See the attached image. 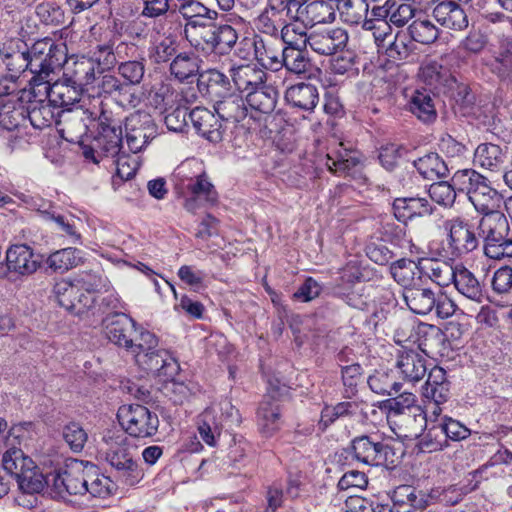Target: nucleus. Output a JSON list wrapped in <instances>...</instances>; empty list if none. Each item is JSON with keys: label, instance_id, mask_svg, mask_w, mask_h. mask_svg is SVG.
Masks as SVG:
<instances>
[{"label": "nucleus", "instance_id": "f257e3e1", "mask_svg": "<svg viewBox=\"0 0 512 512\" xmlns=\"http://www.w3.org/2000/svg\"><path fill=\"white\" fill-rule=\"evenodd\" d=\"M92 120L96 121L95 135L91 144L83 140L79 148L83 157L94 164H98L103 157L115 158L122 151L123 133L121 120L112 111L101 109L100 113L88 111Z\"/></svg>", "mask_w": 512, "mask_h": 512}, {"label": "nucleus", "instance_id": "f03ea898", "mask_svg": "<svg viewBox=\"0 0 512 512\" xmlns=\"http://www.w3.org/2000/svg\"><path fill=\"white\" fill-rule=\"evenodd\" d=\"M174 189L184 199L183 205L189 212L213 206L218 201V193L206 172L191 175L188 164L177 167L173 174Z\"/></svg>", "mask_w": 512, "mask_h": 512}, {"label": "nucleus", "instance_id": "7ed1b4c3", "mask_svg": "<svg viewBox=\"0 0 512 512\" xmlns=\"http://www.w3.org/2000/svg\"><path fill=\"white\" fill-rule=\"evenodd\" d=\"M100 286V278L87 274L75 282L66 280L57 282L53 292L59 306L76 315H81L94 306Z\"/></svg>", "mask_w": 512, "mask_h": 512}, {"label": "nucleus", "instance_id": "20e7f679", "mask_svg": "<svg viewBox=\"0 0 512 512\" xmlns=\"http://www.w3.org/2000/svg\"><path fill=\"white\" fill-rule=\"evenodd\" d=\"M422 396L428 401L426 411L421 407L414 408V419L419 422L420 431H423V427H427L431 422L438 423L443 418L441 405L450 397V383L443 368L434 366L430 369L422 387Z\"/></svg>", "mask_w": 512, "mask_h": 512}, {"label": "nucleus", "instance_id": "39448f33", "mask_svg": "<svg viewBox=\"0 0 512 512\" xmlns=\"http://www.w3.org/2000/svg\"><path fill=\"white\" fill-rule=\"evenodd\" d=\"M29 59L33 67V76L29 84H38L49 79L51 73L62 68L67 61V46L50 37H44L28 44Z\"/></svg>", "mask_w": 512, "mask_h": 512}, {"label": "nucleus", "instance_id": "423d86ee", "mask_svg": "<svg viewBox=\"0 0 512 512\" xmlns=\"http://www.w3.org/2000/svg\"><path fill=\"white\" fill-rule=\"evenodd\" d=\"M449 230L448 248L441 241H432L429 248L434 256H463L475 251H482L483 241L476 235L473 226L460 218H454L445 223Z\"/></svg>", "mask_w": 512, "mask_h": 512}, {"label": "nucleus", "instance_id": "0eeeda50", "mask_svg": "<svg viewBox=\"0 0 512 512\" xmlns=\"http://www.w3.org/2000/svg\"><path fill=\"white\" fill-rule=\"evenodd\" d=\"M108 449L106 460L116 470L117 477L128 486L138 484L144 477L143 469L134 459L128 438L123 434L104 438Z\"/></svg>", "mask_w": 512, "mask_h": 512}, {"label": "nucleus", "instance_id": "6e6552de", "mask_svg": "<svg viewBox=\"0 0 512 512\" xmlns=\"http://www.w3.org/2000/svg\"><path fill=\"white\" fill-rule=\"evenodd\" d=\"M117 417L124 431L133 438H151L158 432V415L144 405H123L119 408Z\"/></svg>", "mask_w": 512, "mask_h": 512}, {"label": "nucleus", "instance_id": "1a4fd4ad", "mask_svg": "<svg viewBox=\"0 0 512 512\" xmlns=\"http://www.w3.org/2000/svg\"><path fill=\"white\" fill-rule=\"evenodd\" d=\"M353 459L369 466L393 463L394 451L376 434L355 437L349 446Z\"/></svg>", "mask_w": 512, "mask_h": 512}, {"label": "nucleus", "instance_id": "9d476101", "mask_svg": "<svg viewBox=\"0 0 512 512\" xmlns=\"http://www.w3.org/2000/svg\"><path fill=\"white\" fill-rule=\"evenodd\" d=\"M90 464L77 459L66 460L64 467L51 474L54 488L60 494L63 492L71 495L87 493L88 465Z\"/></svg>", "mask_w": 512, "mask_h": 512}, {"label": "nucleus", "instance_id": "9b49d317", "mask_svg": "<svg viewBox=\"0 0 512 512\" xmlns=\"http://www.w3.org/2000/svg\"><path fill=\"white\" fill-rule=\"evenodd\" d=\"M326 165L335 175L349 177L358 184L364 185L368 181L363 173L364 165L359 152L345 148L342 142L327 154Z\"/></svg>", "mask_w": 512, "mask_h": 512}, {"label": "nucleus", "instance_id": "f8f14e48", "mask_svg": "<svg viewBox=\"0 0 512 512\" xmlns=\"http://www.w3.org/2000/svg\"><path fill=\"white\" fill-rule=\"evenodd\" d=\"M125 132L129 150L138 153L157 136L158 127L149 113L136 111L125 119Z\"/></svg>", "mask_w": 512, "mask_h": 512}, {"label": "nucleus", "instance_id": "ddd939ff", "mask_svg": "<svg viewBox=\"0 0 512 512\" xmlns=\"http://www.w3.org/2000/svg\"><path fill=\"white\" fill-rule=\"evenodd\" d=\"M238 39V30L228 20H215L212 27L205 33L204 40L197 51L225 56L235 48Z\"/></svg>", "mask_w": 512, "mask_h": 512}, {"label": "nucleus", "instance_id": "4468645a", "mask_svg": "<svg viewBox=\"0 0 512 512\" xmlns=\"http://www.w3.org/2000/svg\"><path fill=\"white\" fill-rule=\"evenodd\" d=\"M81 87H76L72 83H68L63 78L61 82L50 83L47 79L44 82H38L32 87V93L36 96L48 97V100L56 106L57 109L63 108L70 111L81 100L82 91ZM31 94L29 92L27 95Z\"/></svg>", "mask_w": 512, "mask_h": 512}, {"label": "nucleus", "instance_id": "2eb2a0df", "mask_svg": "<svg viewBox=\"0 0 512 512\" xmlns=\"http://www.w3.org/2000/svg\"><path fill=\"white\" fill-rule=\"evenodd\" d=\"M32 92V84H29V88H24L20 91L19 99L26 104V116L30 124L35 128L42 130L47 127H51L55 122V117L59 115L56 106L48 100L45 96H36Z\"/></svg>", "mask_w": 512, "mask_h": 512}, {"label": "nucleus", "instance_id": "dca6fc26", "mask_svg": "<svg viewBox=\"0 0 512 512\" xmlns=\"http://www.w3.org/2000/svg\"><path fill=\"white\" fill-rule=\"evenodd\" d=\"M278 91L271 84L263 82L257 89L245 94L248 114L254 121H260L264 115H270L276 108Z\"/></svg>", "mask_w": 512, "mask_h": 512}, {"label": "nucleus", "instance_id": "f3484780", "mask_svg": "<svg viewBox=\"0 0 512 512\" xmlns=\"http://www.w3.org/2000/svg\"><path fill=\"white\" fill-rule=\"evenodd\" d=\"M136 363L144 371L166 378H173L179 369L177 360L170 352L160 348L153 352L137 354Z\"/></svg>", "mask_w": 512, "mask_h": 512}, {"label": "nucleus", "instance_id": "a211bd4d", "mask_svg": "<svg viewBox=\"0 0 512 512\" xmlns=\"http://www.w3.org/2000/svg\"><path fill=\"white\" fill-rule=\"evenodd\" d=\"M348 42V33L345 29L325 28L315 30L309 34L308 46L320 55H333L342 50Z\"/></svg>", "mask_w": 512, "mask_h": 512}, {"label": "nucleus", "instance_id": "6ab92c4d", "mask_svg": "<svg viewBox=\"0 0 512 512\" xmlns=\"http://www.w3.org/2000/svg\"><path fill=\"white\" fill-rule=\"evenodd\" d=\"M104 332L110 342L128 350L137 332L136 322L124 313L115 314L104 321Z\"/></svg>", "mask_w": 512, "mask_h": 512}, {"label": "nucleus", "instance_id": "aec40b11", "mask_svg": "<svg viewBox=\"0 0 512 512\" xmlns=\"http://www.w3.org/2000/svg\"><path fill=\"white\" fill-rule=\"evenodd\" d=\"M196 132L211 143H219L223 139L225 129L220 117L205 107H196L189 113Z\"/></svg>", "mask_w": 512, "mask_h": 512}, {"label": "nucleus", "instance_id": "412c9836", "mask_svg": "<svg viewBox=\"0 0 512 512\" xmlns=\"http://www.w3.org/2000/svg\"><path fill=\"white\" fill-rule=\"evenodd\" d=\"M390 504H379V512H413L425 507L423 495L410 485H400L390 494Z\"/></svg>", "mask_w": 512, "mask_h": 512}, {"label": "nucleus", "instance_id": "4be33fe9", "mask_svg": "<svg viewBox=\"0 0 512 512\" xmlns=\"http://www.w3.org/2000/svg\"><path fill=\"white\" fill-rule=\"evenodd\" d=\"M283 7L278 0H267L265 8L254 19L256 30L261 34L278 39L279 32L287 20Z\"/></svg>", "mask_w": 512, "mask_h": 512}, {"label": "nucleus", "instance_id": "5701e85b", "mask_svg": "<svg viewBox=\"0 0 512 512\" xmlns=\"http://www.w3.org/2000/svg\"><path fill=\"white\" fill-rule=\"evenodd\" d=\"M284 99L290 107L311 113L319 103V90L312 83L299 82L286 89Z\"/></svg>", "mask_w": 512, "mask_h": 512}, {"label": "nucleus", "instance_id": "b1692460", "mask_svg": "<svg viewBox=\"0 0 512 512\" xmlns=\"http://www.w3.org/2000/svg\"><path fill=\"white\" fill-rule=\"evenodd\" d=\"M197 88L202 96L213 102L232 91L229 77L217 69L201 72L197 79Z\"/></svg>", "mask_w": 512, "mask_h": 512}, {"label": "nucleus", "instance_id": "393cba45", "mask_svg": "<svg viewBox=\"0 0 512 512\" xmlns=\"http://www.w3.org/2000/svg\"><path fill=\"white\" fill-rule=\"evenodd\" d=\"M396 368L405 381L416 383L427 373L426 358L416 350L404 349L397 355Z\"/></svg>", "mask_w": 512, "mask_h": 512}, {"label": "nucleus", "instance_id": "a878e982", "mask_svg": "<svg viewBox=\"0 0 512 512\" xmlns=\"http://www.w3.org/2000/svg\"><path fill=\"white\" fill-rule=\"evenodd\" d=\"M214 110L223 121L239 123L249 116L245 96L233 91L217 99Z\"/></svg>", "mask_w": 512, "mask_h": 512}, {"label": "nucleus", "instance_id": "bb28decb", "mask_svg": "<svg viewBox=\"0 0 512 512\" xmlns=\"http://www.w3.org/2000/svg\"><path fill=\"white\" fill-rule=\"evenodd\" d=\"M394 216L400 222H406L415 217H424L433 213V206L426 197H400L393 201Z\"/></svg>", "mask_w": 512, "mask_h": 512}, {"label": "nucleus", "instance_id": "cd10ccee", "mask_svg": "<svg viewBox=\"0 0 512 512\" xmlns=\"http://www.w3.org/2000/svg\"><path fill=\"white\" fill-rule=\"evenodd\" d=\"M257 425L265 437L272 436L281 427V409L272 395H266L257 410Z\"/></svg>", "mask_w": 512, "mask_h": 512}, {"label": "nucleus", "instance_id": "c85d7f7f", "mask_svg": "<svg viewBox=\"0 0 512 512\" xmlns=\"http://www.w3.org/2000/svg\"><path fill=\"white\" fill-rule=\"evenodd\" d=\"M469 200L478 212L493 217L495 221L496 214H501L499 208L503 203V197L491 186L488 179L477 188Z\"/></svg>", "mask_w": 512, "mask_h": 512}, {"label": "nucleus", "instance_id": "c756f323", "mask_svg": "<svg viewBox=\"0 0 512 512\" xmlns=\"http://www.w3.org/2000/svg\"><path fill=\"white\" fill-rule=\"evenodd\" d=\"M507 147L493 143H481L474 151V164L491 172H499L507 160Z\"/></svg>", "mask_w": 512, "mask_h": 512}, {"label": "nucleus", "instance_id": "7c9ffc66", "mask_svg": "<svg viewBox=\"0 0 512 512\" xmlns=\"http://www.w3.org/2000/svg\"><path fill=\"white\" fill-rule=\"evenodd\" d=\"M486 66L501 81L512 84V36L499 41L498 50Z\"/></svg>", "mask_w": 512, "mask_h": 512}, {"label": "nucleus", "instance_id": "2f4dec72", "mask_svg": "<svg viewBox=\"0 0 512 512\" xmlns=\"http://www.w3.org/2000/svg\"><path fill=\"white\" fill-rule=\"evenodd\" d=\"M231 80L238 91L248 94L266 81V74L254 65L232 66L229 70Z\"/></svg>", "mask_w": 512, "mask_h": 512}, {"label": "nucleus", "instance_id": "473e14b6", "mask_svg": "<svg viewBox=\"0 0 512 512\" xmlns=\"http://www.w3.org/2000/svg\"><path fill=\"white\" fill-rule=\"evenodd\" d=\"M433 17L443 27L462 30L468 26L464 9L456 2L443 1L433 9Z\"/></svg>", "mask_w": 512, "mask_h": 512}, {"label": "nucleus", "instance_id": "72a5a7b5", "mask_svg": "<svg viewBox=\"0 0 512 512\" xmlns=\"http://www.w3.org/2000/svg\"><path fill=\"white\" fill-rule=\"evenodd\" d=\"M63 77L68 83L76 85V87H84L92 84L96 78L95 65L93 60L81 57L79 59L64 64Z\"/></svg>", "mask_w": 512, "mask_h": 512}, {"label": "nucleus", "instance_id": "f704fd0d", "mask_svg": "<svg viewBox=\"0 0 512 512\" xmlns=\"http://www.w3.org/2000/svg\"><path fill=\"white\" fill-rule=\"evenodd\" d=\"M312 67L313 63L306 47H283L280 69L285 68L289 73L301 76L310 73Z\"/></svg>", "mask_w": 512, "mask_h": 512}, {"label": "nucleus", "instance_id": "c9c22d12", "mask_svg": "<svg viewBox=\"0 0 512 512\" xmlns=\"http://www.w3.org/2000/svg\"><path fill=\"white\" fill-rule=\"evenodd\" d=\"M390 273L405 290L411 288L415 280H420L423 274V261L419 258L418 262L410 258H399L390 266Z\"/></svg>", "mask_w": 512, "mask_h": 512}, {"label": "nucleus", "instance_id": "e433bc0d", "mask_svg": "<svg viewBox=\"0 0 512 512\" xmlns=\"http://www.w3.org/2000/svg\"><path fill=\"white\" fill-rule=\"evenodd\" d=\"M28 43L25 41H17L16 48L5 52L2 55V61L9 74L20 75L29 70L33 74L31 59H29Z\"/></svg>", "mask_w": 512, "mask_h": 512}, {"label": "nucleus", "instance_id": "4c0bfd02", "mask_svg": "<svg viewBox=\"0 0 512 512\" xmlns=\"http://www.w3.org/2000/svg\"><path fill=\"white\" fill-rule=\"evenodd\" d=\"M418 173L427 180L446 178L449 175L447 163L435 152L427 153L413 161Z\"/></svg>", "mask_w": 512, "mask_h": 512}, {"label": "nucleus", "instance_id": "58836bf2", "mask_svg": "<svg viewBox=\"0 0 512 512\" xmlns=\"http://www.w3.org/2000/svg\"><path fill=\"white\" fill-rule=\"evenodd\" d=\"M197 430L201 439L215 447L221 435L222 424L214 407L206 408L197 418Z\"/></svg>", "mask_w": 512, "mask_h": 512}, {"label": "nucleus", "instance_id": "ea45409f", "mask_svg": "<svg viewBox=\"0 0 512 512\" xmlns=\"http://www.w3.org/2000/svg\"><path fill=\"white\" fill-rule=\"evenodd\" d=\"M201 59L193 52H181L170 63V74L180 82L198 75Z\"/></svg>", "mask_w": 512, "mask_h": 512}, {"label": "nucleus", "instance_id": "a19ab883", "mask_svg": "<svg viewBox=\"0 0 512 512\" xmlns=\"http://www.w3.org/2000/svg\"><path fill=\"white\" fill-rule=\"evenodd\" d=\"M423 261V273L439 286H448L455 278L459 266H453L449 261H441L439 258H421Z\"/></svg>", "mask_w": 512, "mask_h": 512}, {"label": "nucleus", "instance_id": "79ce46f5", "mask_svg": "<svg viewBox=\"0 0 512 512\" xmlns=\"http://www.w3.org/2000/svg\"><path fill=\"white\" fill-rule=\"evenodd\" d=\"M408 109L423 123L436 120L437 112L430 91L416 90L408 102Z\"/></svg>", "mask_w": 512, "mask_h": 512}, {"label": "nucleus", "instance_id": "37998d69", "mask_svg": "<svg viewBox=\"0 0 512 512\" xmlns=\"http://www.w3.org/2000/svg\"><path fill=\"white\" fill-rule=\"evenodd\" d=\"M403 297L409 309L415 314L426 315L435 307L436 294L428 288H407Z\"/></svg>", "mask_w": 512, "mask_h": 512}, {"label": "nucleus", "instance_id": "c03bdc74", "mask_svg": "<svg viewBox=\"0 0 512 512\" xmlns=\"http://www.w3.org/2000/svg\"><path fill=\"white\" fill-rule=\"evenodd\" d=\"M308 25L296 18H289L285 21L278 39H280L284 47H307L309 42V34H307Z\"/></svg>", "mask_w": 512, "mask_h": 512}, {"label": "nucleus", "instance_id": "a18cd8bd", "mask_svg": "<svg viewBox=\"0 0 512 512\" xmlns=\"http://www.w3.org/2000/svg\"><path fill=\"white\" fill-rule=\"evenodd\" d=\"M417 335L418 347L427 356L439 353L445 342V334L435 325H418Z\"/></svg>", "mask_w": 512, "mask_h": 512}, {"label": "nucleus", "instance_id": "49530a36", "mask_svg": "<svg viewBox=\"0 0 512 512\" xmlns=\"http://www.w3.org/2000/svg\"><path fill=\"white\" fill-rule=\"evenodd\" d=\"M251 42L254 50V57L261 66L271 71H279L281 63V53L273 50L266 41L259 35H255L252 40L244 38L240 44Z\"/></svg>", "mask_w": 512, "mask_h": 512}, {"label": "nucleus", "instance_id": "de8ad7c7", "mask_svg": "<svg viewBox=\"0 0 512 512\" xmlns=\"http://www.w3.org/2000/svg\"><path fill=\"white\" fill-rule=\"evenodd\" d=\"M333 1L315 0L309 2L302 16V22L313 27L318 24L331 23L335 20L336 13Z\"/></svg>", "mask_w": 512, "mask_h": 512}, {"label": "nucleus", "instance_id": "09e8293b", "mask_svg": "<svg viewBox=\"0 0 512 512\" xmlns=\"http://www.w3.org/2000/svg\"><path fill=\"white\" fill-rule=\"evenodd\" d=\"M18 98V102H7L0 107V126L8 131H13L24 125L27 121L26 104Z\"/></svg>", "mask_w": 512, "mask_h": 512}, {"label": "nucleus", "instance_id": "8fccbe9b", "mask_svg": "<svg viewBox=\"0 0 512 512\" xmlns=\"http://www.w3.org/2000/svg\"><path fill=\"white\" fill-rule=\"evenodd\" d=\"M452 282L456 289L468 299L480 302L482 289L472 272L463 266H459Z\"/></svg>", "mask_w": 512, "mask_h": 512}, {"label": "nucleus", "instance_id": "3c124183", "mask_svg": "<svg viewBox=\"0 0 512 512\" xmlns=\"http://www.w3.org/2000/svg\"><path fill=\"white\" fill-rule=\"evenodd\" d=\"M367 383L372 392L381 396H394L402 388V384L389 371H375L368 377Z\"/></svg>", "mask_w": 512, "mask_h": 512}, {"label": "nucleus", "instance_id": "603ef678", "mask_svg": "<svg viewBox=\"0 0 512 512\" xmlns=\"http://www.w3.org/2000/svg\"><path fill=\"white\" fill-rule=\"evenodd\" d=\"M2 467L11 476L19 477L27 467H34L33 460L17 447H9L2 455Z\"/></svg>", "mask_w": 512, "mask_h": 512}, {"label": "nucleus", "instance_id": "864d4df0", "mask_svg": "<svg viewBox=\"0 0 512 512\" xmlns=\"http://www.w3.org/2000/svg\"><path fill=\"white\" fill-rule=\"evenodd\" d=\"M488 178L478 171L467 168L457 170L453 176L451 181L456 186L458 192L466 193L468 198L473 196V193L477 191V188L483 184Z\"/></svg>", "mask_w": 512, "mask_h": 512}, {"label": "nucleus", "instance_id": "5fc2aeb1", "mask_svg": "<svg viewBox=\"0 0 512 512\" xmlns=\"http://www.w3.org/2000/svg\"><path fill=\"white\" fill-rule=\"evenodd\" d=\"M419 77L434 89L448 85L452 79L449 70L437 61H429L420 67Z\"/></svg>", "mask_w": 512, "mask_h": 512}, {"label": "nucleus", "instance_id": "6e6d98bb", "mask_svg": "<svg viewBox=\"0 0 512 512\" xmlns=\"http://www.w3.org/2000/svg\"><path fill=\"white\" fill-rule=\"evenodd\" d=\"M121 48H128L127 44L120 43L116 52L113 49V44L110 42L97 44L93 50L90 51L91 56L89 59L93 60L94 65H98L101 71L110 70L115 67L118 62L117 56Z\"/></svg>", "mask_w": 512, "mask_h": 512}, {"label": "nucleus", "instance_id": "4d7b16f0", "mask_svg": "<svg viewBox=\"0 0 512 512\" xmlns=\"http://www.w3.org/2000/svg\"><path fill=\"white\" fill-rule=\"evenodd\" d=\"M187 23L184 27V34L190 45L198 49L204 40L205 33L208 32L216 20V17L206 18V16H196L186 19Z\"/></svg>", "mask_w": 512, "mask_h": 512}, {"label": "nucleus", "instance_id": "13d9d810", "mask_svg": "<svg viewBox=\"0 0 512 512\" xmlns=\"http://www.w3.org/2000/svg\"><path fill=\"white\" fill-rule=\"evenodd\" d=\"M427 432L420 436L417 446L420 451L425 453H432L443 450L448 446V442L440 426V423L428 424Z\"/></svg>", "mask_w": 512, "mask_h": 512}, {"label": "nucleus", "instance_id": "bf43d9fd", "mask_svg": "<svg viewBox=\"0 0 512 512\" xmlns=\"http://www.w3.org/2000/svg\"><path fill=\"white\" fill-rule=\"evenodd\" d=\"M16 481L24 493L34 494L41 492L45 485L52 481V476L50 474L45 477L34 464V467H27Z\"/></svg>", "mask_w": 512, "mask_h": 512}, {"label": "nucleus", "instance_id": "052dcab7", "mask_svg": "<svg viewBox=\"0 0 512 512\" xmlns=\"http://www.w3.org/2000/svg\"><path fill=\"white\" fill-rule=\"evenodd\" d=\"M411 38L421 44L430 45L439 37V29L428 19H415L408 26Z\"/></svg>", "mask_w": 512, "mask_h": 512}, {"label": "nucleus", "instance_id": "680f3d73", "mask_svg": "<svg viewBox=\"0 0 512 512\" xmlns=\"http://www.w3.org/2000/svg\"><path fill=\"white\" fill-rule=\"evenodd\" d=\"M88 478H87V493H90L94 497L105 498L112 493L113 483L112 481L99 473V469L96 465H88Z\"/></svg>", "mask_w": 512, "mask_h": 512}, {"label": "nucleus", "instance_id": "e2e57ef3", "mask_svg": "<svg viewBox=\"0 0 512 512\" xmlns=\"http://www.w3.org/2000/svg\"><path fill=\"white\" fill-rule=\"evenodd\" d=\"M41 267V262L33 258H3L0 262V277H5L12 272L29 275Z\"/></svg>", "mask_w": 512, "mask_h": 512}, {"label": "nucleus", "instance_id": "0e129e2a", "mask_svg": "<svg viewBox=\"0 0 512 512\" xmlns=\"http://www.w3.org/2000/svg\"><path fill=\"white\" fill-rule=\"evenodd\" d=\"M40 202V204L35 203L33 207L37 210V212L41 214L45 220L55 222L59 229H61L67 235L75 237L76 239L80 238V235L76 232L74 224L66 220L63 215L56 214L52 210L53 204L51 202H46L42 199Z\"/></svg>", "mask_w": 512, "mask_h": 512}, {"label": "nucleus", "instance_id": "69168bd1", "mask_svg": "<svg viewBox=\"0 0 512 512\" xmlns=\"http://www.w3.org/2000/svg\"><path fill=\"white\" fill-rule=\"evenodd\" d=\"M359 406L356 402L345 401L336 405H327L321 411V422L328 426L339 418L352 416L356 414Z\"/></svg>", "mask_w": 512, "mask_h": 512}, {"label": "nucleus", "instance_id": "338daca9", "mask_svg": "<svg viewBox=\"0 0 512 512\" xmlns=\"http://www.w3.org/2000/svg\"><path fill=\"white\" fill-rule=\"evenodd\" d=\"M458 192L454 183L447 181H438L430 185L428 193L429 197L439 205L451 207L456 199Z\"/></svg>", "mask_w": 512, "mask_h": 512}, {"label": "nucleus", "instance_id": "774afa93", "mask_svg": "<svg viewBox=\"0 0 512 512\" xmlns=\"http://www.w3.org/2000/svg\"><path fill=\"white\" fill-rule=\"evenodd\" d=\"M35 13L45 25L59 26L65 22L62 8L54 2H42L36 6Z\"/></svg>", "mask_w": 512, "mask_h": 512}]
</instances>
